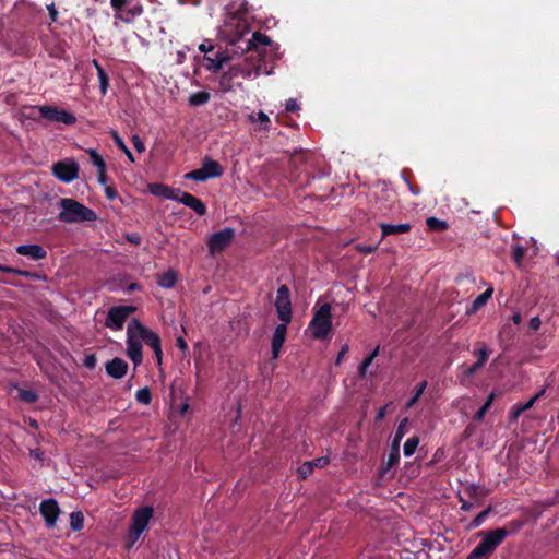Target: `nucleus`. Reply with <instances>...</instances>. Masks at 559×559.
Returning a JSON list of instances; mask_svg holds the SVG:
<instances>
[{
	"mask_svg": "<svg viewBox=\"0 0 559 559\" xmlns=\"http://www.w3.org/2000/svg\"><path fill=\"white\" fill-rule=\"evenodd\" d=\"M141 341L151 347L160 344L159 336L155 332L148 330L138 319H132L127 328V355L135 367L142 362Z\"/></svg>",
	"mask_w": 559,
	"mask_h": 559,
	"instance_id": "1",
	"label": "nucleus"
},
{
	"mask_svg": "<svg viewBox=\"0 0 559 559\" xmlns=\"http://www.w3.org/2000/svg\"><path fill=\"white\" fill-rule=\"evenodd\" d=\"M59 205L61 212L58 219L64 223L93 222L97 218L95 212L74 199L63 198Z\"/></svg>",
	"mask_w": 559,
	"mask_h": 559,
	"instance_id": "2",
	"label": "nucleus"
},
{
	"mask_svg": "<svg viewBox=\"0 0 559 559\" xmlns=\"http://www.w3.org/2000/svg\"><path fill=\"white\" fill-rule=\"evenodd\" d=\"M332 308L330 304H323L314 309L313 317L308 325L311 336L316 340H324L332 330Z\"/></svg>",
	"mask_w": 559,
	"mask_h": 559,
	"instance_id": "3",
	"label": "nucleus"
},
{
	"mask_svg": "<svg viewBox=\"0 0 559 559\" xmlns=\"http://www.w3.org/2000/svg\"><path fill=\"white\" fill-rule=\"evenodd\" d=\"M153 516V509L151 507H142L132 515V523L129 528V535L134 544L142 533L147 528L148 523Z\"/></svg>",
	"mask_w": 559,
	"mask_h": 559,
	"instance_id": "4",
	"label": "nucleus"
},
{
	"mask_svg": "<svg viewBox=\"0 0 559 559\" xmlns=\"http://www.w3.org/2000/svg\"><path fill=\"white\" fill-rule=\"evenodd\" d=\"M235 237V229L226 227L216 233H213L207 241L209 251L211 254H215L225 250L233 241Z\"/></svg>",
	"mask_w": 559,
	"mask_h": 559,
	"instance_id": "5",
	"label": "nucleus"
},
{
	"mask_svg": "<svg viewBox=\"0 0 559 559\" xmlns=\"http://www.w3.org/2000/svg\"><path fill=\"white\" fill-rule=\"evenodd\" d=\"M38 111L41 118L52 121V122H61L66 126H71L76 122V118L73 114L70 111H67L64 109H59L55 106H39Z\"/></svg>",
	"mask_w": 559,
	"mask_h": 559,
	"instance_id": "6",
	"label": "nucleus"
},
{
	"mask_svg": "<svg viewBox=\"0 0 559 559\" xmlns=\"http://www.w3.org/2000/svg\"><path fill=\"white\" fill-rule=\"evenodd\" d=\"M135 311L133 306H116L109 309L106 318V326L112 330H121L127 319Z\"/></svg>",
	"mask_w": 559,
	"mask_h": 559,
	"instance_id": "7",
	"label": "nucleus"
},
{
	"mask_svg": "<svg viewBox=\"0 0 559 559\" xmlns=\"http://www.w3.org/2000/svg\"><path fill=\"white\" fill-rule=\"evenodd\" d=\"M79 164L73 159H64L52 166V174L62 182L70 183L79 177Z\"/></svg>",
	"mask_w": 559,
	"mask_h": 559,
	"instance_id": "8",
	"label": "nucleus"
},
{
	"mask_svg": "<svg viewBox=\"0 0 559 559\" xmlns=\"http://www.w3.org/2000/svg\"><path fill=\"white\" fill-rule=\"evenodd\" d=\"M275 307L278 319L282 322L289 323L292 320V302L289 289L286 285H282L276 293Z\"/></svg>",
	"mask_w": 559,
	"mask_h": 559,
	"instance_id": "9",
	"label": "nucleus"
},
{
	"mask_svg": "<svg viewBox=\"0 0 559 559\" xmlns=\"http://www.w3.org/2000/svg\"><path fill=\"white\" fill-rule=\"evenodd\" d=\"M39 512L48 528H52L56 526L58 518L60 515V508L56 499H44L39 504Z\"/></svg>",
	"mask_w": 559,
	"mask_h": 559,
	"instance_id": "10",
	"label": "nucleus"
},
{
	"mask_svg": "<svg viewBox=\"0 0 559 559\" xmlns=\"http://www.w3.org/2000/svg\"><path fill=\"white\" fill-rule=\"evenodd\" d=\"M174 201H178L179 203L190 207L200 216H203L206 213V206L200 199L188 192H183L180 189H178V193Z\"/></svg>",
	"mask_w": 559,
	"mask_h": 559,
	"instance_id": "11",
	"label": "nucleus"
},
{
	"mask_svg": "<svg viewBox=\"0 0 559 559\" xmlns=\"http://www.w3.org/2000/svg\"><path fill=\"white\" fill-rule=\"evenodd\" d=\"M15 250L19 254L27 257L33 261L43 260L47 255L46 250L40 245L36 243L20 245Z\"/></svg>",
	"mask_w": 559,
	"mask_h": 559,
	"instance_id": "12",
	"label": "nucleus"
},
{
	"mask_svg": "<svg viewBox=\"0 0 559 559\" xmlns=\"http://www.w3.org/2000/svg\"><path fill=\"white\" fill-rule=\"evenodd\" d=\"M287 324L282 322L278 324L274 331L272 337V357L276 359L280 355L281 348L285 342L286 333H287Z\"/></svg>",
	"mask_w": 559,
	"mask_h": 559,
	"instance_id": "13",
	"label": "nucleus"
},
{
	"mask_svg": "<svg viewBox=\"0 0 559 559\" xmlns=\"http://www.w3.org/2000/svg\"><path fill=\"white\" fill-rule=\"evenodd\" d=\"M128 371V364L119 357L109 360L106 364V372L114 379H121Z\"/></svg>",
	"mask_w": 559,
	"mask_h": 559,
	"instance_id": "14",
	"label": "nucleus"
},
{
	"mask_svg": "<svg viewBox=\"0 0 559 559\" xmlns=\"http://www.w3.org/2000/svg\"><path fill=\"white\" fill-rule=\"evenodd\" d=\"M129 8L127 9L126 13H115V19L121 20L124 23H132L138 16L142 15L143 13V7L140 3H129Z\"/></svg>",
	"mask_w": 559,
	"mask_h": 559,
	"instance_id": "15",
	"label": "nucleus"
},
{
	"mask_svg": "<svg viewBox=\"0 0 559 559\" xmlns=\"http://www.w3.org/2000/svg\"><path fill=\"white\" fill-rule=\"evenodd\" d=\"M480 535L483 536L480 544L473 549L466 559H486L489 554V532L483 531Z\"/></svg>",
	"mask_w": 559,
	"mask_h": 559,
	"instance_id": "16",
	"label": "nucleus"
},
{
	"mask_svg": "<svg viewBox=\"0 0 559 559\" xmlns=\"http://www.w3.org/2000/svg\"><path fill=\"white\" fill-rule=\"evenodd\" d=\"M150 192L156 197H163L166 200H174L178 189L165 186L163 183H152L148 186Z\"/></svg>",
	"mask_w": 559,
	"mask_h": 559,
	"instance_id": "17",
	"label": "nucleus"
},
{
	"mask_svg": "<svg viewBox=\"0 0 559 559\" xmlns=\"http://www.w3.org/2000/svg\"><path fill=\"white\" fill-rule=\"evenodd\" d=\"M205 60L209 62L206 68L216 72L229 60V56L226 51H217L214 56H205Z\"/></svg>",
	"mask_w": 559,
	"mask_h": 559,
	"instance_id": "18",
	"label": "nucleus"
},
{
	"mask_svg": "<svg viewBox=\"0 0 559 559\" xmlns=\"http://www.w3.org/2000/svg\"><path fill=\"white\" fill-rule=\"evenodd\" d=\"M379 227L381 229L382 237H386L389 235H394V234L408 233L412 228L411 224H408V223H402V224L381 223L379 225Z\"/></svg>",
	"mask_w": 559,
	"mask_h": 559,
	"instance_id": "19",
	"label": "nucleus"
},
{
	"mask_svg": "<svg viewBox=\"0 0 559 559\" xmlns=\"http://www.w3.org/2000/svg\"><path fill=\"white\" fill-rule=\"evenodd\" d=\"M486 359H487V349H486V347H483L479 349V358L475 364H473L471 366L462 365L460 367L462 374L465 378L472 377L480 367L484 366Z\"/></svg>",
	"mask_w": 559,
	"mask_h": 559,
	"instance_id": "20",
	"label": "nucleus"
},
{
	"mask_svg": "<svg viewBox=\"0 0 559 559\" xmlns=\"http://www.w3.org/2000/svg\"><path fill=\"white\" fill-rule=\"evenodd\" d=\"M229 70L236 78L242 76V78H250L251 75L258 76L260 74V70L257 69H250L247 66V61H242L239 63H235L229 67Z\"/></svg>",
	"mask_w": 559,
	"mask_h": 559,
	"instance_id": "21",
	"label": "nucleus"
},
{
	"mask_svg": "<svg viewBox=\"0 0 559 559\" xmlns=\"http://www.w3.org/2000/svg\"><path fill=\"white\" fill-rule=\"evenodd\" d=\"M203 170L209 175V177L212 179V178H218L223 175V168L222 166L218 164V162L210 158V157H206L204 160H203V164H202V167Z\"/></svg>",
	"mask_w": 559,
	"mask_h": 559,
	"instance_id": "22",
	"label": "nucleus"
},
{
	"mask_svg": "<svg viewBox=\"0 0 559 559\" xmlns=\"http://www.w3.org/2000/svg\"><path fill=\"white\" fill-rule=\"evenodd\" d=\"M236 79L234 73L228 69L227 71L223 72L219 80H218V86L221 91L223 92H229L233 90V81Z\"/></svg>",
	"mask_w": 559,
	"mask_h": 559,
	"instance_id": "23",
	"label": "nucleus"
},
{
	"mask_svg": "<svg viewBox=\"0 0 559 559\" xmlns=\"http://www.w3.org/2000/svg\"><path fill=\"white\" fill-rule=\"evenodd\" d=\"M110 134H111V138H112L115 144L126 154L129 162L134 163L135 159H134L132 152L128 148V146L126 145L122 138L118 134V132L115 130H111Z\"/></svg>",
	"mask_w": 559,
	"mask_h": 559,
	"instance_id": "24",
	"label": "nucleus"
},
{
	"mask_svg": "<svg viewBox=\"0 0 559 559\" xmlns=\"http://www.w3.org/2000/svg\"><path fill=\"white\" fill-rule=\"evenodd\" d=\"M271 41V39L264 35V34H261L259 32H255L252 34L251 38L248 40L247 43V50H250L251 48H255L260 45H269Z\"/></svg>",
	"mask_w": 559,
	"mask_h": 559,
	"instance_id": "25",
	"label": "nucleus"
},
{
	"mask_svg": "<svg viewBox=\"0 0 559 559\" xmlns=\"http://www.w3.org/2000/svg\"><path fill=\"white\" fill-rule=\"evenodd\" d=\"M177 282V274L174 271H168L158 277V285L163 288H173Z\"/></svg>",
	"mask_w": 559,
	"mask_h": 559,
	"instance_id": "26",
	"label": "nucleus"
},
{
	"mask_svg": "<svg viewBox=\"0 0 559 559\" xmlns=\"http://www.w3.org/2000/svg\"><path fill=\"white\" fill-rule=\"evenodd\" d=\"M248 120L251 122V123H255V122H259L260 123V127L259 129L260 130H269L270 128V118L269 116L263 112V111H259L257 115H250L248 117Z\"/></svg>",
	"mask_w": 559,
	"mask_h": 559,
	"instance_id": "27",
	"label": "nucleus"
},
{
	"mask_svg": "<svg viewBox=\"0 0 559 559\" xmlns=\"http://www.w3.org/2000/svg\"><path fill=\"white\" fill-rule=\"evenodd\" d=\"M210 97L209 92L200 91L190 95L189 104L191 106H202L210 100Z\"/></svg>",
	"mask_w": 559,
	"mask_h": 559,
	"instance_id": "28",
	"label": "nucleus"
},
{
	"mask_svg": "<svg viewBox=\"0 0 559 559\" xmlns=\"http://www.w3.org/2000/svg\"><path fill=\"white\" fill-rule=\"evenodd\" d=\"M509 532L504 527L491 530V551L508 536Z\"/></svg>",
	"mask_w": 559,
	"mask_h": 559,
	"instance_id": "29",
	"label": "nucleus"
},
{
	"mask_svg": "<svg viewBox=\"0 0 559 559\" xmlns=\"http://www.w3.org/2000/svg\"><path fill=\"white\" fill-rule=\"evenodd\" d=\"M489 299V288L483 292L472 304L471 308L466 310V313H473L480 307L485 306Z\"/></svg>",
	"mask_w": 559,
	"mask_h": 559,
	"instance_id": "30",
	"label": "nucleus"
},
{
	"mask_svg": "<svg viewBox=\"0 0 559 559\" xmlns=\"http://www.w3.org/2000/svg\"><path fill=\"white\" fill-rule=\"evenodd\" d=\"M70 526L73 531H81L84 526V515L81 511H74L70 514Z\"/></svg>",
	"mask_w": 559,
	"mask_h": 559,
	"instance_id": "31",
	"label": "nucleus"
},
{
	"mask_svg": "<svg viewBox=\"0 0 559 559\" xmlns=\"http://www.w3.org/2000/svg\"><path fill=\"white\" fill-rule=\"evenodd\" d=\"M525 253H526V249H525V247H523V246H521V245L512 246L511 257H512L513 262H514L519 267H521V266H522V263H523V259H524Z\"/></svg>",
	"mask_w": 559,
	"mask_h": 559,
	"instance_id": "32",
	"label": "nucleus"
},
{
	"mask_svg": "<svg viewBox=\"0 0 559 559\" xmlns=\"http://www.w3.org/2000/svg\"><path fill=\"white\" fill-rule=\"evenodd\" d=\"M426 224H427L428 228L433 231H442V230L447 229V227H448V224L445 221L439 219L433 216L428 217L426 221Z\"/></svg>",
	"mask_w": 559,
	"mask_h": 559,
	"instance_id": "33",
	"label": "nucleus"
},
{
	"mask_svg": "<svg viewBox=\"0 0 559 559\" xmlns=\"http://www.w3.org/2000/svg\"><path fill=\"white\" fill-rule=\"evenodd\" d=\"M419 443V439L417 437H412L406 440L403 447V453L405 456H411L415 453Z\"/></svg>",
	"mask_w": 559,
	"mask_h": 559,
	"instance_id": "34",
	"label": "nucleus"
},
{
	"mask_svg": "<svg viewBox=\"0 0 559 559\" xmlns=\"http://www.w3.org/2000/svg\"><path fill=\"white\" fill-rule=\"evenodd\" d=\"M97 76L99 81L100 93L102 95H105L109 88V78L104 69H98Z\"/></svg>",
	"mask_w": 559,
	"mask_h": 559,
	"instance_id": "35",
	"label": "nucleus"
},
{
	"mask_svg": "<svg viewBox=\"0 0 559 559\" xmlns=\"http://www.w3.org/2000/svg\"><path fill=\"white\" fill-rule=\"evenodd\" d=\"M186 179H192L195 181H206L211 179L209 175L203 170V168L195 169L193 171L187 173L185 175Z\"/></svg>",
	"mask_w": 559,
	"mask_h": 559,
	"instance_id": "36",
	"label": "nucleus"
},
{
	"mask_svg": "<svg viewBox=\"0 0 559 559\" xmlns=\"http://www.w3.org/2000/svg\"><path fill=\"white\" fill-rule=\"evenodd\" d=\"M136 401L141 404L147 405L152 400V394L148 388H142L136 391Z\"/></svg>",
	"mask_w": 559,
	"mask_h": 559,
	"instance_id": "37",
	"label": "nucleus"
},
{
	"mask_svg": "<svg viewBox=\"0 0 559 559\" xmlns=\"http://www.w3.org/2000/svg\"><path fill=\"white\" fill-rule=\"evenodd\" d=\"M426 388H427V382L426 381H423L421 383H419L417 389H416V391L414 392L413 396L408 400L406 406L407 407L414 406L416 404V402L418 401V399L424 393Z\"/></svg>",
	"mask_w": 559,
	"mask_h": 559,
	"instance_id": "38",
	"label": "nucleus"
},
{
	"mask_svg": "<svg viewBox=\"0 0 559 559\" xmlns=\"http://www.w3.org/2000/svg\"><path fill=\"white\" fill-rule=\"evenodd\" d=\"M88 155H90L91 160L93 162V164H94L98 169L106 168L105 160H104V159H103V157L97 153V151H96V150H94V148H90V150H88Z\"/></svg>",
	"mask_w": 559,
	"mask_h": 559,
	"instance_id": "39",
	"label": "nucleus"
},
{
	"mask_svg": "<svg viewBox=\"0 0 559 559\" xmlns=\"http://www.w3.org/2000/svg\"><path fill=\"white\" fill-rule=\"evenodd\" d=\"M19 396L21 400L27 402V403H34L37 401L38 399V395L35 391L33 390H20L19 391Z\"/></svg>",
	"mask_w": 559,
	"mask_h": 559,
	"instance_id": "40",
	"label": "nucleus"
},
{
	"mask_svg": "<svg viewBox=\"0 0 559 559\" xmlns=\"http://www.w3.org/2000/svg\"><path fill=\"white\" fill-rule=\"evenodd\" d=\"M399 459H400L399 447L393 444L391 453H390V455L388 457V462H386L388 468L394 466L399 462Z\"/></svg>",
	"mask_w": 559,
	"mask_h": 559,
	"instance_id": "41",
	"label": "nucleus"
},
{
	"mask_svg": "<svg viewBox=\"0 0 559 559\" xmlns=\"http://www.w3.org/2000/svg\"><path fill=\"white\" fill-rule=\"evenodd\" d=\"M489 514V507L486 508L485 510H483L471 523H469V528H476L478 527L483 522L484 520L486 519V516Z\"/></svg>",
	"mask_w": 559,
	"mask_h": 559,
	"instance_id": "42",
	"label": "nucleus"
},
{
	"mask_svg": "<svg viewBox=\"0 0 559 559\" xmlns=\"http://www.w3.org/2000/svg\"><path fill=\"white\" fill-rule=\"evenodd\" d=\"M545 393V389L540 390L539 392H537L534 396H532L526 403L524 404H519L521 406V408L525 412L530 408L533 407V405L535 404V402L537 400H539Z\"/></svg>",
	"mask_w": 559,
	"mask_h": 559,
	"instance_id": "43",
	"label": "nucleus"
},
{
	"mask_svg": "<svg viewBox=\"0 0 559 559\" xmlns=\"http://www.w3.org/2000/svg\"><path fill=\"white\" fill-rule=\"evenodd\" d=\"M312 463L305 462L298 469V476L302 479L307 478L312 473Z\"/></svg>",
	"mask_w": 559,
	"mask_h": 559,
	"instance_id": "44",
	"label": "nucleus"
},
{
	"mask_svg": "<svg viewBox=\"0 0 559 559\" xmlns=\"http://www.w3.org/2000/svg\"><path fill=\"white\" fill-rule=\"evenodd\" d=\"M406 423H407V419H406V418H404V419L400 423V425H399V427H397V429H396L395 439H394V442H393V444H394V445H397V447H399L400 441H401V439L403 438V436H404V433H405V425H406Z\"/></svg>",
	"mask_w": 559,
	"mask_h": 559,
	"instance_id": "45",
	"label": "nucleus"
},
{
	"mask_svg": "<svg viewBox=\"0 0 559 559\" xmlns=\"http://www.w3.org/2000/svg\"><path fill=\"white\" fill-rule=\"evenodd\" d=\"M131 141L138 153H143L145 151V144L138 134H133L131 136Z\"/></svg>",
	"mask_w": 559,
	"mask_h": 559,
	"instance_id": "46",
	"label": "nucleus"
},
{
	"mask_svg": "<svg viewBox=\"0 0 559 559\" xmlns=\"http://www.w3.org/2000/svg\"><path fill=\"white\" fill-rule=\"evenodd\" d=\"M379 355V347H376L361 362L364 367L369 368L374 358Z\"/></svg>",
	"mask_w": 559,
	"mask_h": 559,
	"instance_id": "47",
	"label": "nucleus"
},
{
	"mask_svg": "<svg viewBox=\"0 0 559 559\" xmlns=\"http://www.w3.org/2000/svg\"><path fill=\"white\" fill-rule=\"evenodd\" d=\"M110 4L116 12L121 13L122 9L129 4L128 0H110Z\"/></svg>",
	"mask_w": 559,
	"mask_h": 559,
	"instance_id": "48",
	"label": "nucleus"
},
{
	"mask_svg": "<svg viewBox=\"0 0 559 559\" xmlns=\"http://www.w3.org/2000/svg\"><path fill=\"white\" fill-rule=\"evenodd\" d=\"M356 250L362 253H371L377 250L378 245H356Z\"/></svg>",
	"mask_w": 559,
	"mask_h": 559,
	"instance_id": "49",
	"label": "nucleus"
},
{
	"mask_svg": "<svg viewBox=\"0 0 559 559\" xmlns=\"http://www.w3.org/2000/svg\"><path fill=\"white\" fill-rule=\"evenodd\" d=\"M489 409V396L486 399V401L484 402L483 406L477 411V413L475 414V418L477 420H480L484 418L486 412Z\"/></svg>",
	"mask_w": 559,
	"mask_h": 559,
	"instance_id": "50",
	"label": "nucleus"
},
{
	"mask_svg": "<svg viewBox=\"0 0 559 559\" xmlns=\"http://www.w3.org/2000/svg\"><path fill=\"white\" fill-rule=\"evenodd\" d=\"M308 463H312V468L324 467L329 463V457L322 456V457L316 459L313 461H309Z\"/></svg>",
	"mask_w": 559,
	"mask_h": 559,
	"instance_id": "51",
	"label": "nucleus"
},
{
	"mask_svg": "<svg viewBox=\"0 0 559 559\" xmlns=\"http://www.w3.org/2000/svg\"><path fill=\"white\" fill-rule=\"evenodd\" d=\"M285 109L287 111H297L299 109V105L295 98H289L286 100Z\"/></svg>",
	"mask_w": 559,
	"mask_h": 559,
	"instance_id": "52",
	"label": "nucleus"
},
{
	"mask_svg": "<svg viewBox=\"0 0 559 559\" xmlns=\"http://www.w3.org/2000/svg\"><path fill=\"white\" fill-rule=\"evenodd\" d=\"M542 321L538 317H533L528 322V328L532 331H537L540 328Z\"/></svg>",
	"mask_w": 559,
	"mask_h": 559,
	"instance_id": "53",
	"label": "nucleus"
},
{
	"mask_svg": "<svg viewBox=\"0 0 559 559\" xmlns=\"http://www.w3.org/2000/svg\"><path fill=\"white\" fill-rule=\"evenodd\" d=\"M524 413L519 404L514 405L510 415L511 420H516L519 416Z\"/></svg>",
	"mask_w": 559,
	"mask_h": 559,
	"instance_id": "54",
	"label": "nucleus"
},
{
	"mask_svg": "<svg viewBox=\"0 0 559 559\" xmlns=\"http://www.w3.org/2000/svg\"><path fill=\"white\" fill-rule=\"evenodd\" d=\"M3 270L7 271V272H12V273H16V274L23 275V276H25L27 278L35 277V274H33L32 272H27V271H19V270H14V269H10V267L3 269Z\"/></svg>",
	"mask_w": 559,
	"mask_h": 559,
	"instance_id": "55",
	"label": "nucleus"
},
{
	"mask_svg": "<svg viewBox=\"0 0 559 559\" xmlns=\"http://www.w3.org/2000/svg\"><path fill=\"white\" fill-rule=\"evenodd\" d=\"M96 365V358L94 355L86 356L84 359V366L88 369H93Z\"/></svg>",
	"mask_w": 559,
	"mask_h": 559,
	"instance_id": "56",
	"label": "nucleus"
},
{
	"mask_svg": "<svg viewBox=\"0 0 559 559\" xmlns=\"http://www.w3.org/2000/svg\"><path fill=\"white\" fill-rule=\"evenodd\" d=\"M127 240L131 243L139 245L141 242V237L139 234L132 233L127 234L126 236Z\"/></svg>",
	"mask_w": 559,
	"mask_h": 559,
	"instance_id": "57",
	"label": "nucleus"
},
{
	"mask_svg": "<svg viewBox=\"0 0 559 559\" xmlns=\"http://www.w3.org/2000/svg\"><path fill=\"white\" fill-rule=\"evenodd\" d=\"M152 349L154 350V354H155V357H156V360H157L158 365H160L162 364V358H163V352H162L160 344H158L156 346H153Z\"/></svg>",
	"mask_w": 559,
	"mask_h": 559,
	"instance_id": "58",
	"label": "nucleus"
},
{
	"mask_svg": "<svg viewBox=\"0 0 559 559\" xmlns=\"http://www.w3.org/2000/svg\"><path fill=\"white\" fill-rule=\"evenodd\" d=\"M105 193H106V197L109 200H115L118 197V193H117L116 189L112 188V187H106L105 188Z\"/></svg>",
	"mask_w": 559,
	"mask_h": 559,
	"instance_id": "59",
	"label": "nucleus"
},
{
	"mask_svg": "<svg viewBox=\"0 0 559 559\" xmlns=\"http://www.w3.org/2000/svg\"><path fill=\"white\" fill-rule=\"evenodd\" d=\"M247 33H248V27H247L246 25H243V26L241 27V31H239V32L237 33V36H236V37H234V38H231V39L229 40V41H230V44H235L237 40L241 39V38H242V36H243L245 34H247Z\"/></svg>",
	"mask_w": 559,
	"mask_h": 559,
	"instance_id": "60",
	"label": "nucleus"
},
{
	"mask_svg": "<svg viewBox=\"0 0 559 559\" xmlns=\"http://www.w3.org/2000/svg\"><path fill=\"white\" fill-rule=\"evenodd\" d=\"M176 345L185 353L188 350V344L187 342L183 340V337L179 336L177 337L176 340Z\"/></svg>",
	"mask_w": 559,
	"mask_h": 559,
	"instance_id": "61",
	"label": "nucleus"
},
{
	"mask_svg": "<svg viewBox=\"0 0 559 559\" xmlns=\"http://www.w3.org/2000/svg\"><path fill=\"white\" fill-rule=\"evenodd\" d=\"M98 182L103 186L107 182L106 168L98 169Z\"/></svg>",
	"mask_w": 559,
	"mask_h": 559,
	"instance_id": "62",
	"label": "nucleus"
},
{
	"mask_svg": "<svg viewBox=\"0 0 559 559\" xmlns=\"http://www.w3.org/2000/svg\"><path fill=\"white\" fill-rule=\"evenodd\" d=\"M348 352V346L347 345H344L341 349V352L338 353L337 357H336V361L335 364L336 365H340L344 355Z\"/></svg>",
	"mask_w": 559,
	"mask_h": 559,
	"instance_id": "63",
	"label": "nucleus"
},
{
	"mask_svg": "<svg viewBox=\"0 0 559 559\" xmlns=\"http://www.w3.org/2000/svg\"><path fill=\"white\" fill-rule=\"evenodd\" d=\"M213 48H214L213 45H211V44L207 45L206 43H202L199 46V50L204 52V53H207V52L212 51Z\"/></svg>",
	"mask_w": 559,
	"mask_h": 559,
	"instance_id": "64",
	"label": "nucleus"
}]
</instances>
